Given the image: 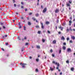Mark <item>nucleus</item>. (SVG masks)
<instances>
[{"label":"nucleus","mask_w":75,"mask_h":75,"mask_svg":"<svg viewBox=\"0 0 75 75\" xmlns=\"http://www.w3.org/2000/svg\"><path fill=\"white\" fill-rule=\"evenodd\" d=\"M20 65H21V66L22 67V68H25V67L24 66L25 65H26L25 64H23L21 63H20Z\"/></svg>","instance_id":"obj_1"},{"label":"nucleus","mask_w":75,"mask_h":75,"mask_svg":"<svg viewBox=\"0 0 75 75\" xmlns=\"http://www.w3.org/2000/svg\"><path fill=\"white\" fill-rule=\"evenodd\" d=\"M52 63L53 64H55V65H57L58 67H59V63H58L57 62L55 63V61H53Z\"/></svg>","instance_id":"obj_2"},{"label":"nucleus","mask_w":75,"mask_h":75,"mask_svg":"<svg viewBox=\"0 0 75 75\" xmlns=\"http://www.w3.org/2000/svg\"><path fill=\"white\" fill-rule=\"evenodd\" d=\"M71 38L73 40H75V37L74 36H71Z\"/></svg>","instance_id":"obj_3"},{"label":"nucleus","mask_w":75,"mask_h":75,"mask_svg":"<svg viewBox=\"0 0 75 75\" xmlns=\"http://www.w3.org/2000/svg\"><path fill=\"white\" fill-rule=\"evenodd\" d=\"M72 23V21H69V25H70V26H71V24Z\"/></svg>","instance_id":"obj_4"},{"label":"nucleus","mask_w":75,"mask_h":75,"mask_svg":"<svg viewBox=\"0 0 75 75\" xmlns=\"http://www.w3.org/2000/svg\"><path fill=\"white\" fill-rule=\"evenodd\" d=\"M40 24L42 25V28H44V26L43 25V23H42V22H40Z\"/></svg>","instance_id":"obj_5"},{"label":"nucleus","mask_w":75,"mask_h":75,"mask_svg":"<svg viewBox=\"0 0 75 75\" xmlns=\"http://www.w3.org/2000/svg\"><path fill=\"white\" fill-rule=\"evenodd\" d=\"M61 40H65V38L63 36H62V38H61Z\"/></svg>","instance_id":"obj_6"},{"label":"nucleus","mask_w":75,"mask_h":75,"mask_svg":"<svg viewBox=\"0 0 75 75\" xmlns=\"http://www.w3.org/2000/svg\"><path fill=\"white\" fill-rule=\"evenodd\" d=\"M55 12L56 13H58L59 12V10L58 9H56Z\"/></svg>","instance_id":"obj_7"},{"label":"nucleus","mask_w":75,"mask_h":75,"mask_svg":"<svg viewBox=\"0 0 75 75\" xmlns=\"http://www.w3.org/2000/svg\"><path fill=\"white\" fill-rule=\"evenodd\" d=\"M47 11V8H45L43 11V13H45Z\"/></svg>","instance_id":"obj_8"},{"label":"nucleus","mask_w":75,"mask_h":75,"mask_svg":"<svg viewBox=\"0 0 75 75\" xmlns=\"http://www.w3.org/2000/svg\"><path fill=\"white\" fill-rule=\"evenodd\" d=\"M59 28L60 29H61V30H62V31L63 29V28H62L61 26L59 27Z\"/></svg>","instance_id":"obj_9"},{"label":"nucleus","mask_w":75,"mask_h":75,"mask_svg":"<svg viewBox=\"0 0 75 75\" xmlns=\"http://www.w3.org/2000/svg\"><path fill=\"white\" fill-rule=\"evenodd\" d=\"M71 50L70 48H68L67 49V51L68 52H71Z\"/></svg>","instance_id":"obj_10"},{"label":"nucleus","mask_w":75,"mask_h":75,"mask_svg":"<svg viewBox=\"0 0 75 75\" xmlns=\"http://www.w3.org/2000/svg\"><path fill=\"white\" fill-rule=\"evenodd\" d=\"M56 41L55 40H54L53 41L52 43L53 44H56Z\"/></svg>","instance_id":"obj_11"},{"label":"nucleus","mask_w":75,"mask_h":75,"mask_svg":"<svg viewBox=\"0 0 75 75\" xmlns=\"http://www.w3.org/2000/svg\"><path fill=\"white\" fill-rule=\"evenodd\" d=\"M37 48H38V49H40V46L39 45H37Z\"/></svg>","instance_id":"obj_12"},{"label":"nucleus","mask_w":75,"mask_h":75,"mask_svg":"<svg viewBox=\"0 0 75 75\" xmlns=\"http://www.w3.org/2000/svg\"><path fill=\"white\" fill-rule=\"evenodd\" d=\"M28 24L29 25H31V23H30V22H28Z\"/></svg>","instance_id":"obj_13"},{"label":"nucleus","mask_w":75,"mask_h":75,"mask_svg":"<svg viewBox=\"0 0 75 75\" xmlns=\"http://www.w3.org/2000/svg\"><path fill=\"white\" fill-rule=\"evenodd\" d=\"M71 70L72 71H74V68H71Z\"/></svg>","instance_id":"obj_14"},{"label":"nucleus","mask_w":75,"mask_h":75,"mask_svg":"<svg viewBox=\"0 0 75 75\" xmlns=\"http://www.w3.org/2000/svg\"><path fill=\"white\" fill-rule=\"evenodd\" d=\"M69 3H70V4H71L72 3V0H70L69 1Z\"/></svg>","instance_id":"obj_15"},{"label":"nucleus","mask_w":75,"mask_h":75,"mask_svg":"<svg viewBox=\"0 0 75 75\" xmlns=\"http://www.w3.org/2000/svg\"><path fill=\"white\" fill-rule=\"evenodd\" d=\"M50 23V22L47 21L46 22V24H48Z\"/></svg>","instance_id":"obj_16"},{"label":"nucleus","mask_w":75,"mask_h":75,"mask_svg":"<svg viewBox=\"0 0 75 75\" xmlns=\"http://www.w3.org/2000/svg\"><path fill=\"white\" fill-rule=\"evenodd\" d=\"M50 70L52 71L54 70V69L52 68H51V67H50Z\"/></svg>","instance_id":"obj_17"},{"label":"nucleus","mask_w":75,"mask_h":75,"mask_svg":"<svg viewBox=\"0 0 75 75\" xmlns=\"http://www.w3.org/2000/svg\"><path fill=\"white\" fill-rule=\"evenodd\" d=\"M66 63H67V64H69V60H67L66 61Z\"/></svg>","instance_id":"obj_18"},{"label":"nucleus","mask_w":75,"mask_h":75,"mask_svg":"<svg viewBox=\"0 0 75 75\" xmlns=\"http://www.w3.org/2000/svg\"><path fill=\"white\" fill-rule=\"evenodd\" d=\"M35 16L36 17H38V16H39V15L38 13H37L35 14Z\"/></svg>","instance_id":"obj_19"},{"label":"nucleus","mask_w":75,"mask_h":75,"mask_svg":"<svg viewBox=\"0 0 75 75\" xmlns=\"http://www.w3.org/2000/svg\"><path fill=\"white\" fill-rule=\"evenodd\" d=\"M66 48V47H65L63 46V49L64 50H65Z\"/></svg>","instance_id":"obj_20"},{"label":"nucleus","mask_w":75,"mask_h":75,"mask_svg":"<svg viewBox=\"0 0 75 75\" xmlns=\"http://www.w3.org/2000/svg\"><path fill=\"white\" fill-rule=\"evenodd\" d=\"M69 30L70 31H72V29L71 28V27H70L69 28Z\"/></svg>","instance_id":"obj_21"},{"label":"nucleus","mask_w":75,"mask_h":75,"mask_svg":"<svg viewBox=\"0 0 75 75\" xmlns=\"http://www.w3.org/2000/svg\"><path fill=\"white\" fill-rule=\"evenodd\" d=\"M67 6H70V4H67Z\"/></svg>","instance_id":"obj_22"},{"label":"nucleus","mask_w":75,"mask_h":75,"mask_svg":"<svg viewBox=\"0 0 75 75\" xmlns=\"http://www.w3.org/2000/svg\"><path fill=\"white\" fill-rule=\"evenodd\" d=\"M18 39L19 40H21L20 39V37H19V36H18Z\"/></svg>","instance_id":"obj_23"},{"label":"nucleus","mask_w":75,"mask_h":75,"mask_svg":"<svg viewBox=\"0 0 75 75\" xmlns=\"http://www.w3.org/2000/svg\"><path fill=\"white\" fill-rule=\"evenodd\" d=\"M42 42H45V40L44 39H43L42 40Z\"/></svg>","instance_id":"obj_24"},{"label":"nucleus","mask_w":75,"mask_h":75,"mask_svg":"<svg viewBox=\"0 0 75 75\" xmlns=\"http://www.w3.org/2000/svg\"><path fill=\"white\" fill-rule=\"evenodd\" d=\"M32 19H33V20H34V21H35V20H36V19L35 18H33Z\"/></svg>","instance_id":"obj_25"},{"label":"nucleus","mask_w":75,"mask_h":75,"mask_svg":"<svg viewBox=\"0 0 75 75\" xmlns=\"http://www.w3.org/2000/svg\"><path fill=\"white\" fill-rule=\"evenodd\" d=\"M36 61L37 62H38V61H39V59H36Z\"/></svg>","instance_id":"obj_26"},{"label":"nucleus","mask_w":75,"mask_h":75,"mask_svg":"<svg viewBox=\"0 0 75 75\" xmlns=\"http://www.w3.org/2000/svg\"><path fill=\"white\" fill-rule=\"evenodd\" d=\"M59 54H61V50H59Z\"/></svg>","instance_id":"obj_27"},{"label":"nucleus","mask_w":75,"mask_h":75,"mask_svg":"<svg viewBox=\"0 0 75 75\" xmlns=\"http://www.w3.org/2000/svg\"><path fill=\"white\" fill-rule=\"evenodd\" d=\"M52 56L53 57H55V55H54V54H52Z\"/></svg>","instance_id":"obj_28"},{"label":"nucleus","mask_w":75,"mask_h":75,"mask_svg":"<svg viewBox=\"0 0 75 75\" xmlns=\"http://www.w3.org/2000/svg\"><path fill=\"white\" fill-rule=\"evenodd\" d=\"M41 33V31H38V34H40Z\"/></svg>","instance_id":"obj_29"},{"label":"nucleus","mask_w":75,"mask_h":75,"mask_svg":"<svg viewBox=\"0 0 75 75\" xmlns=\"http://www.w3.org/2000/svg\"><path fill=\"white\" fill-rule=\"evenodd\" d=\"M2 38L3 39H4V38H5V36H3Z\"/></svg>","instance_id":"obj_30"},{"label":"nucleus","mask_w":75,"mask_h":75,"mask_svg":"<svg viewBox=\"0 0 75 75\" xmlns=\"http://www.w3.org/2000/svg\"><path fill=\"white\" fill-rule=\"evenodd\" d=\"M67 41H68V40H69V38H67Z\"/></svg>","instance_id":"obj_31"},{"label":"nucleus","mask_w":75,"mask_h":75,"mask_svg":"<svg viewBox=\"0 0 75 75\" xmlns=\"http://www.w3.org/2000/svg\"><path fill=\"white\" fill-rule=\"evenodd\" d=\"M67 28V31H69V29H68V28Z\"/></svg>","instance_id":"obj_32"},{"label":"nucleus","mask_w":75,"mask_h":75,"mask_svg":"<svg viewBox=\"0 0 75 75\" xmlns=\"http://www.w3.org/2000/svg\"><path fill=\"white\" fill-rule=\"evenodd\" d=\"M5 44H6V45H8V43H5Z\"/></svg>","instance_id":"obj_33"},{"label":"nucleus","mask_w":75,"mask_h":75,"mask_svg":"<svg viewBox=\"0 0 75 75\" xmlns=\"http://www.w3.org/2000/svg\"><path fill=\"white\" fill-rule=\"evenodd\" d=\"M70 43H72V40H70Z\"/></svg>","instance_id":"obj_34"},{"label":"nucleus","mask_w":75,"mask_h":75,"mask_svg":"<svg viewBox=\"0 0 75 75\" xmlns=\"http://www.w3.org/2000/svg\"><path fill=\"white\" fill-rule=\"evenodd\" d=\"M47 32L48 33H49V34H50V31L49 30H48Z\"/></svg>","instance_id":"obj_35"},{"label":"nucleus","mask_w":75,"mask_h":75,"mask_svg":"<svg viewBox=\"0 0 75 75\" xmlns=\"http://www.w3.org/2000/svg\"><path fill=\"white\" fill-rule=\"evenodd\" d=\"M52 51H53L52 49H51L50 50V52H52Z\"/></svg>","instance_id":"obj_36"},{"label":"nucleus","mask_w":75,"mask_h":75,"mask_svg":"<svg viewBox=\"0 0 75 75\" xmlns=\"http://www.w3.org/2000/svg\"><path fill=\"white\" fill-rule=\"evenodd\" d=\"M28 43H26L25 44V45H28Z\"/></svg>","instance_id":"obj_37"},{"label":"nucleus","mask_w":75,"mask_h":75,"mask_svg":"<svg viewBox=\"0 0 75 75\" xmlns=\"http://www.w3.org/2000/svg\"><path fill=\"white\" fill-rule=\"evenodd\" d=\"M24 39V40H26L27 39V38H26V37H25Z\"/></svg>","instance_id":"obj_38"},{"label":"nucleus","mask_w":75,"mask_h":75,"mask_svg":"<svg viewBox=\"0 0 75 75\" xmlns=\"http://www.w3.org/2000/svg\"><path fill=\"white\" fill-rule=\"evenodd\" d=\"M36 28H39V26L38 25L36 26Z\"/></svg>","instance_id":"obj_39"},{"label":"nucleus","mask_w":75,"mask_h":75,"mask_svg":"<svg viewBox=\"0 0 75 75\" xmlns=\"http://www.w3.org/2000/svg\"><path fill=\"white\" fill-rule=\"evenodd\" d=\"M14 6L16 7V4H14Z\"/></svg>","instance_id":"obj_40"},{"label":"nucleus","mask_w":75,"mask_h":75,"mask_svg":"<svg viewBox=\"0 0 75 75\" xmlns=\"http://www.w3.org/2000/svg\"><path fill=\"white\" fill-rule=\"evenodd\" d=\"M36 72H38V69H36Z\"/></svg>","instance_id":"obj_41"},{"label":"nucleus","mask_w":75,"mask_h":75,"mask_svg":"<svg viewBox=\"0 0 75 75\" xmlns=\"http://www.w3.org/2000/svg\"><path fill=\"white\" fill-rule=\"evenodd\" d=\"M1 50L2 51H4V50L3 48H1Z\"/></svg>","instance_id":"obj_42"},{"label":"nucleus","mask_w":75,"mask_h":75,"mask_svg":"<svg viewBox=\"0 0 75 75\" xmlns=\"http://www.w3.org/2000/svg\"><path fill=\"white\" fill-rule=\"evenodd\" d=\"M63 45H66V43H63Z\"/></svg>","instance_id":"obj_43"},{"label":"nucleus","mask_w":75,"mask_h":75,"mask_svg":"<svg viewBox=\"0 0 75 75\" xmlns=\"http://www.w3.org/2000/svg\"><path fill=\"white\" fill-rule=\"evenodd\" d=\"M23 8V6H21V8Z\"/></svg>","instance_id":"obj_44"},{"label":"nucleus","mask_w":75,"mask_h":75,"mask_svg":"<svg viewBox=\"0 0 75 75\" xmlns=\"http://www.w3.org/2000/svg\"><path fill=\"white\" fill-rule=\"evenodd\" d=\"M63 25H65V23H63Z\"/></svg>","instance_id":"obj_45"},{"label":"nucleus","mask_w":75,"mask_h":75,"mask_svg":"<svg viewBox=\"0 0 75 75\" xmlns=\"http://www.w3.org/2000/svg\"><path fill=\"white\" fill-rule=\"evenodd\" d=\"M21 4H22V5H23L24 3H23V2H21Z\"/></svg>","instance_id":"obj_46"},{"label":"nucleus","mask_w":75,"mask_h":75,"mask_svg":"<svg viewBox=\"0 0 75 75\" xmlns=\"http://www.w3.org/2000/svg\"><path fill=\"white\" fill-rule=\"evenodd\" d=\"M13 3H15V1L14 0H13Z\"/></svg>","instance_id":"obj_47"},{"label":"nucleus","mask_w":75,"mask_h":75,"mask_svg":"<svg viewBox=\"0 0 75 75\" xmlns=\"http://www.w3.org/2000/svg\"><path fill=\"white\" fill-rule=\"evenodd\" d=\"M7 37V35H5V37Z\"/></svg>","instance_id":"obj_48"},{"label":"nucleus","mask_w":75,"mask_h":75,"mask_svg":"<svg viewBox=\"0 0 75 75\" xmlns=\"http://www.w3.org/2000/svg\"><path fill=\"white\" fill-rule=\"evenodd\" d=\"M31 14H32V13H29V15H31Z\"/></svg>","instance_id":"obj_49"},{"label":"nucleus","mask_w":75,"mask_h":75,"mask_svg":"<svg viewBox=\"0 0 75 75\" xmlns=\"http://www.w3.org/2000/svg\"><path fill=\"white\" fill-rule=\"evenodd\" d=\"M32 58V57H29L30 59H31Z\"/></svg>","instance_id":"obj_50"},{"label":"nucleus","mask_w":75,"mask_h":75,"mask_svg":"<svg viewBox=\"0 0 75 75\" xmlns=\"http://www.w3.org/2000/svg\"><path fill=\"white\" fill-rule=\"evenodd\" d=\"M21 28V26H20L19 28Z\"/></svg>","instance_id":"obj_51"},{"label":"nucleus","mask_w":75,"mask_h":75,"mask_svg":"<svg viewBox=\"0 0 75 75\" xmlns=\"http://www.w3.org/2000/svg\"><path fill=\"white\" fill-rule=\"evenodd\" d=\"M58 68H59L58 67H57L56 68V69H58Z\"/></svg>","instance_id":"obj_52"},{"label":"nucleus","mask_w":75,"mask_h":75,"mask_svg":"<svg viewBox=\"0 0 75 75\" xmlns=\"http://www.w3.org/2000/svg\"><path fill=\"white\" fill-rule=\"evenodd\" d=\"M25 11H27V8L25 9Z\"/></svg>","instance_id":"obj_53"},{"label":"nucleus","mask_w":75,"mask_h":75,"mask_svg":"<svg viewBox=\"0 0 75 75\" xmlns=\"http://www.w3.org/2000/svg\"><path fill=\"white\" fill-rule=\"evenodd\" d=\"M16 14H18V13H17V12H16Z\"/></svg>","instance_id":"obj_54"},{"label":"nucleus","mask_w":75,"mask_h":75,"mask_svg":"<svg viewBox=\"0 0 75 75\" xmlns=\"http://www.w3.org/2000/svg\"><path fill=\"white\" fill-rule=\"evenodd\" d=\"M1 25H3V23H1Z\"/></svg>","instance_id":"obj_55"},{"label":"nucleus","mask_w":75,"mask_h":75,"mask_svg":"<svg viewBox=\"0 0 75 75\" xmlns=\"http://www.w3.org/2000/svg\"><path fill=\"white\" fill-rule=\"evenodd\" d=\"M74 20H73V21H75V18L74 17Z\"/></svg>","instance_id":"obj_56"},{"label":"nucleus","mask_w":75,"mask_h":75,"mask_svg":"<svg viewBox=\"0 0 75 75\" xmlns=\"http://www.w3.org/2000/svg\"><path fill=\"white\" fill-rule=\"evenodd\" d=\"M59 34H61V32H59Z\"/></svg>","instance_id":"obj_57"},{"label":"nucleus","mask_w":75,"mask_h":75,"mask_svg":"<svg viewBox=\"0 0 75 75\" xmlns=\"http://www.w3.org/2000/svg\"><path fill=\"white\" fill-rule=\"evenodd\" d=\"M3 28H4H4H5V27H4V26H3Z\"/></svg>","instance_id":"obj_58"},{"label":"nucleus","mask_w":75,"mask_h":75,"mask_svg":"<svg viewBox=\"0 0 75 75\" xmlns=\"http://www.w3.org/2000/svg\"><path fill=\"white\" fill-rule=\"evenodd\" d=\"M64 5L63 4H62V6L64 7Z\"/></svg>","instance_id":"obj_59"},{"label":"nucleus","mask_w":75,"mask_h":75,"mask_svg":"<svg viewBox=\"0 0 75 75\" xmlns=\"http://www.w3.org/2000/svg\"><path fill=\"white\" fill-rule=\"evenodd\" d=\"M60 75H62V73L61 72V73H60Z\"/></svg>","instance_id":"obj_60"},{"label":"nucleus","mask_w":75,"mask_h":75,"mask_svg":"<svg viewBox=\"0 0 75 75\" xmlns=\"http://www.w3.org/2000/svg\"><path fill=\"white\" fill-rule=\"evenodd\" d=\"M24 30H25V27H24Z\"/></svg>","instance_id":"obj_61"},{"label":"nucleus","mask_w":75,"mask_h":75,"mask_svg":"<svg viewBox=\"0 0 75 75\" xmlns=\"http://www.w3.org/2000/svg\"><path fill=\"white\" fill-rule=\"evenodd\" d=\"M73 30V31H75V29H74Z\"/></svg>","instance_id":"obj_62"},{"label":"nucleus","mask_w":75,"mask_h":75,"mask_svg":"<svg viewBox=\"0 0 75 75\" xmlns=\"http://www.w3.org/2000/svg\"><path fill=\"white\" fill-rule=\"evenodd\" d=\"M71 8H70V7H69V10H71Z\"/></svg>","instance_id":"obj_63"},{"label":"nucleus","mask_w":75,"mask_h":75,"mask_svg":"<svg viewBox=\"0 0 75 75\" xmlns=\"http://www.w3.org/2000/svg\"><path fill=\"white\" fill-rule=\"evenodd\" d=\"M20 5H18V7H20Z\"/></svg>","instance_id":"obj_64"}]
</instances>
